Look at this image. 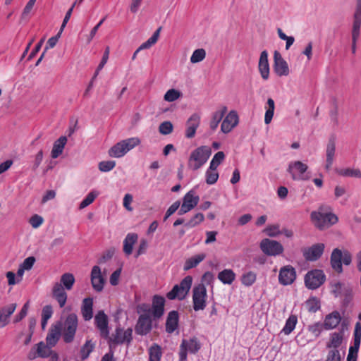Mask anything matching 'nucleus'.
<instances>
[{
  "label": "nucleus",
  "instance_id": "9b49d317",
  "mask_svg": "<svg viewBox=\"0 0 361 361\" xmlns=\"http://www.w3.org/2000/svg\"><path fill=\"white\" fill-rule=\"evenodd\" d=\"M133 330L130 328L123 330L121 328H116L115 333L109 338V345L119 344L126 342L130 343L133 339Z\"/></svg>",
  "mask_w": 361,
  "mask_h": 361
},
{
  "label": "nucleus",
  "instance_id": "2f4dec72",
  "mask_svg": "<svg viewBox=\"0 0 361 361\" xmlns=\"http://www.w3.org/2000/svg\"><path fill=\"white\" fill-rule=\"evenodd\" d=\"M66 142L67 137L66 136H61L54 142L51 152V156L53 159H56L62 154Z\"/></svg>",
  "mask_w": 361,
  "mask_h": 361
},
{
  "label": "nucleus",
  "instance_id": "412c9836",
  "mask_svg": "<svg viewBox=\"0 0 361 361\" xmlns=\"http://www.w3.org/2000/svg\"><path fill=\"white\" fill-rule=\"evenodd\" d=\"M200 123V116L197 114H192L186 121L185 137L192 138L195 135L196 130Z\"/></svg>",
  "mask_w": 361,
  "mask_h": 361
},
{
  "label": "nucleus",
  "instance_id": "bb28decb",
  "mask_svg": "<svg viewBox=\"0 0 361 361\" xmlns=\"http://www.w3.org/2000/svg\"><path fill=\"white\" fill-rule=\"evenodd\" d=\"M341 321V316L339 312L333 311L326 315L324 321V329L331 330L336 328Z\"/></svg>",
  "mask_w": 361,
  "mask_h": 361
},
{
  "label": "nucleus",
  "instance_id": "0eeeda50",
  "mask_svg": "<svg viewBox=\"0 0 361 361\" xmlns=\"http://www.w3.org/2000/svg\"><path fill=\"white\" fill-rule=\"evenodd\" d=\"M207 293L204 284H198L192 290V307L195 312L204 310L207 306Z\"/></svg>",
  "mask_w": 361,
  "mask_h": 361
},
{
  "label": "nucleus",
  "instance_id": "20e7f679",
  "mask_svg": "<svg viewBox=\"0 0 361 361\" xmlns=\"http://www.w3.org/2000/svg\"><path fill=\"white\" fill-rule=\"evenodd\" d=\"M201 348V343L197 338L193 336L188 339L183 338L180 345L178 353L179 361H187L188 353L195 354Z\"/></svg>",
  "mask_w": 361,
  "mask_h": 361
},
{
  "label": "nucleus",
  "instance_id": "69168bd1",
  "mask_svg": "<svg viewBox=\"0 0 361 361\" xmlns=\"http://www.w3.org/2000/svg\"><path fill=\"white\" fill-rule=\"evenodd\" d=\"M29 222L33 228H37L42 224L43 218L38 214H35L31 216Z\"/></svg>",
  "mask_w": 361,
  "mask_h": 361
},
{
  "label": "nucleus",
  "instance_id": "4468645a",
  "mask_svg": "<svg viewBox=\"0 0 361 361\" xmlns=\"http://www.w3.org/2000/svg\"><path fill=\"white\" fill-rule=\"evenodd\" d=\"M325 245L324 243H317L302 250L304 258L310 262L319 259L324 253Z\"/></svg>",
  "mask_w": 361,
  "mask_h": 361
},
{
  "label": "nucleus",
  "instance_id": "37998d69",
  "mask_svg": "<svg viewBox=\"0 0 361 361\" xmlns=\"http://www.w3.org/2000/svg\"><path fill=\"white\" fill-rule=\"evenodd\" d=\"M161 30V27H159L146 42H143L140 46V49H149L153 44H154L159 38Z\"/></svg>",
  "mask_w": 361,
  "mask_h": 361
},
{
  "label": "nucleus",
  "instance_id": "c756f323",
  "mask_svg": "<svg viewBox=\"0 0 361 361\" xmlns=\"http://www.w3.org/2000/svg\"><path fill=\"white\" fill-rule=\"evenodd\" d=\"M61 335V324L51 327L47 336L46 341L50 347H54L58 342Z\"/></svg>",
  "mask_w": 361,
  "mask_h": 361
},
{
  "label": "nucleus",
  "instance_id": "f8f14e48",
  "mask_svg": "<svg viewBox=\"0 0 361 361\" xmlns=\"http://www.w3.org/2000/svg\"><path fill=\"white\" fill-rule=\"evenodd\" d=\"M152 329V321L149 314H141L135 327V333L138 335L145 336Z\"/></svg>",
  "mask_w": 361,
  "mask_h": 361
},
{
  "label": "nucleus",
  "instance_id": "4be33fe9",
  "mask_svg": "<svg viewBox=\"0 0 361 361\" xmlns=\"http://www.w3.org/2000/svg\"><path fill=\"white\" fill-rule=\"evenodd\" d=\"M91 283L93 288L97 292H100L104 288V279L101 274V269L98 266H94L91 271Z\"/></svg>",
  "mask_w": 361,
  "mask_h": 361
},
{
  "label": "nucleus",
  "instance_id": "aec40b11",
  "mask_svg": "<svg viewBox=\"0 0 361 361\" xmlns=\"http://www.w3.org/2000/svg\"><path fill=\"white\" fill-rule=\"evenodd\" d=\"M165 299L163 296L154 295L152 298V315L154 319L161 318L164 313Z\"/></svg>",
  "mask_w": 361,
  "mask_h": 361
},
{
  "label": "nucleus",
  "instance_id": "1a4fd4ad",
  "mask_svg": "<svg viewBox=\"0 0 361 361\" xmlns=\"http://www.w3.org/2000/svg\"><path fill=\"white\" fill-rule=\"evenodd\" d=\"M260 249L269 256L279 255L283 252V247L279 242L268 238L261 241Z\"/></svg>",
  "mask_w": 361,
  "mask_h": 361
},
{
  "label": "nucleus",
  "instance_id": "6e6d98bb",
  "mask_svg": "<svg viewBox=\"0 0 361 361\" xmlns=\"http://www.w3.org/2000/svg\"><path fill=\"white\" fill-rule=\"evenodd\" d=\"M109 48L106 47L103 54L102 60H101L100 63H99L98 66L97 67V69L94 73L93 79L97 78L99 73L104 68V65L106 63L108 59H109Z\"/></svg>",
  "mask_w": 361,
  "mask_h": 361
},
{
  "label": "nucleus",
  "instance_id": "39448f33",
  "mask_svg": "<svg viewBox=\"0 0 361 361\" xmlns=\"http://www.w3.org/2000/svg\"><path fill=\"white\" fill-rule=\"evenodd\" d=\"M192 283V278L190 276H185L179 284L175 285L171 290L166 294V298L169 300L178 298L183 300L189 292Z\"/></svg>",
  "mask_w": 361,
  "mask_h": 361
},
{
  "label": "nucleus",
  "instance_id": "c03bdc74",
  "mask_svg": "<svg viewBox=\"0 0 361 361\" xmlns=\"http://www.w3.org/2000/svg\"><path fill=\"white\" fill-rule=\"evenodd\" d=\"M99 195V192L96 190H92L88 193V195L83 199L79 205V209H82L90 204H91L94 200Z\"/></svg>",
  "mask_w": 361,
  "mask_h": 361
},
{
  "label": "nucleus",
  "instance_id": "f704fd0d",
  "mask_svg": "<svg viewBox=\"0 0 361 361\" xmlns=\"http://www.w3.org/2000/svg\"><path fill=\"white\" fill-rule=\"evenodd\" d=\"M206 257L204 253H200L188 259L184 264V270L187 271L197 267Z\"/></svg>",
  "mask_w": 361,
  "mask_h": 361
},
{
  "label": "nucleus",
  "instance_id": "f3484780",
  "mask_svg": "<svg viewBox=\"0 0 361 361\" xmlns=\"http://www.w3.org/2000/svg\"><path fill=\"white\" fill-rule=\"evenodd\" d=\"M51 347L47 345V343L45 344L43 341H41L30 350L27 354V358L32 360L38 357L43 358L48 357L51 353Z\"/></svg>",
  "mask_w": 361,
  "mask_h": 361
},
{
  "label": "nucleus",
  "instance_id": "ddd939ff",
  "mask_svg": "<svg viewBox=\"0 0 361 361\" xmlns=\"http://www.w3.org/2000/svg\"><path fill=\"white\" fill-rule=\"evenodd\" d=\"M344 331L332 332L329 334V341L326 343V349L331 350L344 351L342 346L344 340Z\"/></svg>",
  "mask_w": 361,
  "mask_h": 361
},
{
  "label": "nucleus",
  "instance_id": "72a5a7b5",
  "mask_svg": "<svg viewBox=\"0 0 361 361\" xmlns=\"http://www.w3.org/2000/svg\"><path fill=\"white\" fill-rule=\"evenodd\" d=\"M219 280L224 284H231L235 279V274L232 269H226L218 274Z\"/></svg>",
  "mask_w": 361,
  "mask_h": 361
},
{
  "label": "nucleus",
  "instance_id": "f257e3e1",
  "mask_svg": "<svg viewBox=\"0 0 361 361\" xmlns=\"http://www.w3.org/2000/svg\"><path fill=\"white\" fill-rule=\"evenodd\" d=\"M323 207H320L318 211H313L310 214L311 221L319 230L328 228L338 221L337 216L331 212L323 213Z\"/></svg>",
  "mask_w": 361,
  "mask_h": 361
},
{
  "label": "nucleus",
  "instance_id": "b1692460",
  "mask_svg": "<svg viewBox=\"0 0 361 361\" xmlns=\"http://www.w3.org/2000/svg\"><path fill=\"white\" fill-rule=\"evenodd\" d=\"M179 314L176 310L170 311L166 320V331L168 334L173 333L178 327Z\"/></svg>",
  "mask_w": 361,
  "mask_h": 361
},
{
  "label": "nucleus",
  "instance_id": "473e14b6",
  "mask_svg": "<svg viewBox=\"0 0 361 361\" xmlns=\"http://www.w3.org/2000/svg\"><path fill=\"white\" fill-rule=\"evenodd\" d=\"M138 239V235L134 233H128L123 240V252L130 255L133 252V246Z\"/></svg>",
  "mask_w": 361,
  "mask_h": 361
},
{
  "label": "nucleus",
  "instance_id": "052dcab7",
  "mask_svg": "<svg viewBox=\"0 0 361 361\" xmlns=\"http://www.w3.org/2000/svg\"><path fill=\"white\" fill-rule=\"evenodd\" d=\"M29 305H30L29 301L26 302L23 305L20 312L16 315V317L13 319L14 323H18V322H20L23 319H24L26 317V315L27 314L28 309H29Z\"/></svg>",
  "mask_w": 361,
  "mask_h": 361
},
{
  "label": "nucleus",
  "instance_id": "de8ad7c7",
  "mask_svg": "<svg viewBox=\"0 0 361 361\" xmlns=\"http://www.w3.org/2000/svg\"><path fill=\"white\" fill-rule=\"evenodd\" d=\"M307 329L314 337L317 338L325 329L324 323L318 322L309 325Z\"/></svg>",
  "mask_w": 361,
  "mask_h": 361
},
{
  "label": "nucleus",
  "instance_id": "ea45409f",
  "mask_svg": "<svg viewBox=\"0 0 361 361\" xmlns=\"http://www.w3.org/2000/svg\"><path fill=\"white\" fill-rule=\"evenodd\" d=\"M126 151L121 141L114 145L109 150V154L111 157L119 158L126 154Z\"/></svg>",
  "mask_w": 361,
  "mask_h": 361
},
{
  "label": "nucleus",
  "instance_id": "49530a36",
  "mask_svg": "<svg viewBox=\"0 0 361 361\" xmlns=\"http://www.w3.org/2000/svg\"><path fill=\"white\" fill-rule=\"evenodd\" d=\"M307 310L310 312H316L320 309V302L316 297H311L305 302Z\"/></svg>",
  "mask_w": 361,
  "mask_h": 361
},
{
  "label": "nucleus",
  "instance_id": "e2e57ef3",
  "mask_svg": "<svg viewBox=\"0 0 361 361\" xmlns=\"http://www.w3.org/2000/svg\"><path fill=\"white\" fill-rule=\"evenodd\" d=\"M116 165L114 161H102L99 164V169L101 171L107 172L111 171Z\"/></svg>",
  "mask_w": 361,
  "mask_h": 361
},
{
  "label": "nucleus",
  "instance_id": "4d7b16f0",
  "mask_svg": "<svg viewBox=\"0 0 361 361\" xmlns=\"http://www.w3.org/2000/svg\"><path fill=\"white\" fill-rule=\"evenodd\" d=\"M331 293L335 297L341 296L344 290V284L340 281L331 283Z\"/></svg>",
  "mask_w": 361,
  "mask_h": 361
},
{
  "label": "nucleus",
  "instance_id": "423d86ee",
  "mask_svg": "<svg viewBox=\"0 0 361 361\" xmlns=\"http://www.w3.org/2000/svg\"><path fill=\"white\" fill-rule=\"evenodd\" d=\"M78 317L75 313L69 314L65 319L63 329V339L66 343H71L78 329Z\"/></svg>",
  "mask_w": 361,
  "mask_h": 361
},
{
  "label": "nucleus",
  "instance_id": "6ab92c4d",
  "mask_svg": "<svg viewBox=\"0 0 361 361\" xmlns=\"http://www.w3.org/2000/svg\"><path fill=\"white\" fill-rule=\"evenodd\" d=\"M199 197L195 195L192 191H189L183 197V204L178 211V214H184L193 209L198 203Z\"/></svg>",
  "mask_w": 361,
  "mask_h": 361
},
{
  "label": "nucleus",
  "instance_id": "a19ab883",
  "mask_svg": "<svg viewBox=\"0 0 361 361\" xmlns=\"http://www.w3.org/2000/svg\"><path fill=\"white\" fill-rule=\"evenodd\" d=\"M161 355V347L158 344L154 343L149 349V361H160Z\"/></svg>",
  "mask_w": 361,
  "mask_h": 361
},
{
  "label": "nucleus",
  "instance_id": "603ef678",
  "mask_svg": "<svg viewBox=\"0 0 361 361\" xmlns=\"http://www.w3.org/2000/svg\"><path fill=\"white\" fill-rule=\"evenodd\" d=\"M256 278V274L254 272L248 271L243 274L241 282L245 286H250L255 282Z\"/></svg>",
  "mask_w": 361,
  "mask_h": 361
},
{
  "label": "nucleus",
  "instance_id": "9d476101",
  "mask_svg": "<svg viewBox=\"0 0 361 361\" xmlns=\"http://www.w3.org/2000/svg\"><path fill=\"white\" fill-rule=\"evenodd\" d=\"M225 154L222 151H219L213 157L209 167L206 171V180H218L219 173L216 172V169L219 165L224 161Z\"/></svg>",
  "mask_w": 361,
  "mask_h": 361
},
{
  "label": "nucleus",
  "instance_id": "8fccbe9b",
  "mask_svg": "<svg viewBox=\"0 0 361 361\" xmlns=\"http://www.w3.org/2000/svg\"><path fill=\"white\" fill-rule=\"evenodd\" d=\"M182 96L180 91L176 89L169 90L164 94V99L165 101L171 102L177 100Z\"/></svg>",
  "mask_w": 361,
  "mask_h": 361
},
{
  "label": "nucleus",
  "instance_id": "a878e982",
  "mask_svg": "<svg viewBox=\"0 0 361 361\" xmlns=\"http://www.w3.org/2000/svg\"><path fill=\"white\" fill-rule=\"evenodd\" d=\"M258 68L262 78L264 80H267L269 77V64L268 61V52L264 50L261 52Z\"/></svg>",
  "mask_w": 361,
  "mask_h": 361
},
{
  "label": "nucleus",
  "instance_id": "7ed1b4c3",
  "mask_svg": "<svg viewBox=\"0 0 361 361\" xmlns=\"http://www.w3.org/2000/svg\"><path fill=\"white\" fill-rule=\"evenodd\" d=\"M330 262L332 269L341 274L343 271V263L346 266L350 265L352 262V255L346 250L342 252L340 249L335 248L331 252Z\"/></svg>",
  "mask_w": 361,
  "mask_h": 361
},
{
  "label": "nucleus",
  "instance_id": "5701e85b",
  "mask_svg": "<svg viewBox=\"0 0 361 361\" xmlns=\"http://www.w3.org/2000/svg\"><path fill=\"white\" fill-rule=\"evenodd\" d=\"M16 303H11L0 308V328H4L9 324V319L15 312Z\"/></svg>",
  "mask_w": 361,
  "mask_h": 361
},
{
  "label": "nucleus",
  "instance_id": "bf43d9fd",
  "mask_svg": "<svg viewBox=\"0 0 361 361\" xmlns=\"http://www.w3.org/2000/svg\"><path fill=\"white\" fill-rule=\"evenodd\" d=\"M353 23L352 29V37L359 38L360 30L361 27V18L353 17Z\"/></svg>",
  "mask_w": 361,
  "mask_h": 361
},
{
  "label": "nucleus",
  "instance_id": "c9c22d12",
  "mask_svg": "<svg viewBox=\"0 0 361 361\" xmlns=\"http://www.w3.org/2000/svg\"><path fill=\"white\" fill-rule=\"evenodd\" d=\"M336 172L344 178H361V171L358 169H339Z\"/></svg>",
  "mask_w": 361,
  "mask_h": 361
},
{
  "label": "nucleus",
  "instance_id": "13d9d810",
  "mask_svg": "<svg viewBox=\"0 0 361 361\" xmlns=\"http://www.w3.org/2000/svg\"><path fill=\"white\" fill-rule=\"evenodd\" d=\"M173 129V126L171 121H164L159 126V132L164 135L170 134Z\"/></svg>",
  "mask_w": 361,
  "mask_h": 361
},
{
  "label": "nucleus",
  "instance_id": "09e8293b",
  "mask_svg": "<svg viewBox=\"0 0 361 361\" xmlns=\"http://www.w3.org/2000/svg\"><path fill=\"white\" fill-rule=\"evenodd\" d=\"M344 354V351L327 350L325 361H341Z\"/></svg>",
  "mask_w": 361,
  "mask_h": 361
},
{
  "label": "nucleus",
  "instance_id": "dca6fc26",
  "mask_svg": "<svg viewBox=\"0 0 361 361\" xmlns=\"http://www.w3.org/2000/svg\"><path fill=\"white\" fill-rule=\"evenodd\" d=\"M296 279L295 269L290 265L284 266L281 268L279 274V283L283 286L292 284Z\"/></svg>",
  "mask_w": 361,
  "mask_h": 361
},
{
  "label": "nucleus",
  "instance_id": "5fc2aeb1",
  "mask_svg": "<svg viewBox=\"0 0 361 361\" xmlns=\"http://www.w3.org/2000/svg\"><path fill=\"white\" fill-rule=\"evenodd\" d=\"M206 56V51L204 49H197L195 50L190 57V62L196 63L202 61Z\"/></svg>",
  "mask_w": 361,
  "mask_h": 361
},
{
  "label": "nucleus",
  "instance_id": "4c0bfd02",
  "mask_svg": "<svg viewBox=\"0 0 361 361\" xmlns=\"http://www.w3.org/2000/svg\"><path fill=\"white\" fill-rule=\"evenodd\" d=\"M94 349V343L92 341V340H87L80 350L81 360H85L87 359Z\"/></svg>",
  "mask_w": 361,
  "mask_h": 361
},
{
  "label": "nucleus",
  "instance_id": "6e6552de",
  "mask_svg": "<svg viewBox=\"0 0 361 361\" xmlns=\"http://www.w3.org/2000/svg\"><path fill=\"white\" fill-rule=\"evenodd\" d=\"M304 281L308 289L315 290L325 282L326 275L321 269H313L305 274Z\"/></svg>",
  "mask_w": 361,
  "mask_h": 361
},
{
  "label": "nucleus",
  "instance_id": "3c124183",
  "mask_svg": "<svg viewBox=\"0 0 361 361\" xmlns=\"http://www.w3.org/2000/svg\"><path fill=\"white\" fill-rule=\"evenodd\" d=\"M204 219V216L202 213H197L188 222L185 224V226L187 228H193L202 223Z\"/></svg>",
  "mask_w": 361,
  "mask_h": 361
},
{
  "label": "nucleus",
  "instance_id": "c85d7f7f",
  "mask_svg": "<svg viewBox=\"0 0 361 361\" xmlns=\"http://www.w3.org/2000/svg\"><path fill=\"white\" fill-rule=\"evenodd\" d=\"M336 138L335 135H331L329 139V142H328V144L326 146V168H329L333 164L334 157L335 151H336Z\"/></svg>",
  "mask_w": 361,
  "mask_h": 361
},
{
  "label": "nucleus",
  "instance_id": "774afa93",
  "mask_svg": "<svg viewBox=\"0 0 361 361\" xmlns=\"http://www.w3.org/2000/svg\"><path fill=\"white\" fill-rule=\"evenodd\" d=\"M101 361H116V358L114 357V351L111 344H110L109 352L103 355Z\"/></svg>",
  "mask_w": 361,
  "mask_h": 361
},
{
  "label": "nucleus",
  "instance_id": "864d4df0",
  "mask_svg": "<svg viewBox=\"0 0 361 361\" xmlns=\"http://www.w3.org/2000/svg\"><path fill=\"white\" fill-rule=\"evenodd\" d=\"M121 142L123 145V147L126 152H128V151L138 145L140 143V140L138 137H130L121 140Z\"/></svg>",
  "mask_w": 361,
  "mask_h": 361
},
{
  "label": "nucleus",
  "instance_id": "f03ea898",
  "mask_svg": "<svg viewBox=\"0 0 361 361\" xmlns=\"http://www.w3.org/2000/svg\"><path fill=\"white\" fill-rule=\"evenodd\" d=\"M211 154L212 149L209 147L203 145L197 147L190 154L189 167L193 171L197 170L207 162Z\"/></svg>",
  "mask_w": 361,
  "mask_h": 361
},
{
  "label": "nucleus",
  "instance_id": "58836bf2",
  "mask_svg": "<svg viewBox=\"0 0 361 361\" xmlns=\"http://www.w3.org/2000/svg\"><path fill=\"white\" fill-rule=\"evenodd\" d=\"M226 111L227 108L224 106L221 111H217L214 113L212 121H210V128L212 130H215L216 129Z\"/></svg>",
  "mask_w": 361,
  "mask_h": 361
},
{
  "label": "nucleus",
  "instance_id": "393cba45",
  "mask_svg": "<svg viewBox=\"0 0 361 361\" xmlns=\"http://www.w3.org/2000/svg\"><path fill=\"white\" fill-rule=\"evenodd\" d=\"M307 166L300 161H295L289 165L288 170L292 173L295 179L296 175L301 176L302 180L308 179L309 177L305 173L307 170Z\"/></svg>",
  "mask_w": 361,
  "mask_h": 361
},
{
  "label": "nucleus",
  "instance_id": "a18cd8bd",
  "mask_svg": "<svg viewBox=\"0 0 361 361\" xmlns=\"http://www.w3.org/2000/svg\"><path fill=\"white\" fill-rule=\"evenodd\" d=\"M75 278L72 274L66 273L61 277V283L63 284L64 288L71 290L74 284Z\"/></svg>",
  "mask_w": 361,
  "mask_h": 361
},
{
  "label": "nucleus",
  "instance_id": "cd10ccee",
  "mask_svg": "<svg viewBox=\"0 0 361 361\" xmlns=\"http://www.w3.org/2000/svg\"><path fill=\"white\" fill-rule=\"evenodd\" d=\"M53 297L57 300L60 307H63L67 300V294L61 283H56L52 289Z\"/></svg>",
  "mask_w": 361,
  "mask_h": 361
},
{
  "label": "nucleus",
  "instance_id": "a211bd4d",
  "mask_svg": "<svg viewBox=\"0 0 361 361\" xmlns=\"http://www.w3.org/2000/svg\"><path fill=\"white\" fill-rule=\"evenodd\" d=\"M273 68L279 76H287L289 74L288 63L283 59L278 51H275L274 54Z\"/></svg>",
  "mask_w": 361,
  "mask_h": 361
},
{
  "label": "nucleus",
  "instance_id": "7c9ffc66",
  "mask_svg": "<svg viewBox=\"0 0 361 361\" xmlns=\"http://www.w3.org/2000/svg\"><path fill=\"white\" fill-rule=\"evenodd\" d=\"M93 300L91 298H86L82 301L81 313L85 321L90 320L93 317Z\"/></svg>",
  "mask_w": 361,
  "mask_h": 361
},
{
  "label": "nucleus",
  "instance_id": "79ce46f5",
  "mask_svg": "<svg viewBox=\"0 0 361 361\" xmlns=\"http://www.w3.org/2000/svg\"><path fill=\"white\" fill-rule=\"evenodd\" d=\"M267 104L268 106L264 116V123L266 124H269L273 118L274 109H275V103L273 99L269 98L267 102Z\"/></svg>",
  "mask_w": 361,
  "mask_h": 361
},
{
  "label": "nucleus",
  "instance_id": "2eb2a0df",
  "mask_svg": "<svg viewBox=\"0 0 361 361\" xmlns=\"http://www.w3.org/2000/svg\"><path fill=\"white\" fill-rule=\"evenodd\" d=\"M96 327L99 329L100 336L104 338L109 337V321L104 311H99L94 317Z\"/></svg>",
  "mask_w": 361,
  "mask_h": 361
},
{
  "label": "nucleus",
  "instance_id": "338daca9",
  "mask_svg": "<svg viewBox=\"0 0 361 361\" xmlns=\"http://www.w3.org/2000/svg\"><path fill=\"white\" fill-rule=\"evenodd\" d=\"M214 280V274L210 271H206L202 277V283L205 285H211Z\"/></svg>",
  "mask_w": 361,
  "mask_h": 361
},
{
  "label": "nucleus",
  "instance_id": "680f3d73",
  "mask_svg": "<svg viewBox=\"0 0 361 361\" xmlns=\"http://www.w3.org/2000/svg\"><path fill=\"white\" fill-rule=\"evenodd\" d=\"M264 233L269 237H276L281 234V231L279 225H271L267 226L264 229Z\"/></svg>",
  "mask_w": 361,
  "mask_h": 361
},
{
  "label": "nucleus",
  "instance_id": "e433bc0d",
  "mask_svg": "<svg viewBox=\"0 0 361 361\" xmlns=\"http://www.w3.org/2000/svg\"><path fill=\"white\" fill-rule=\"evenodd\" d=\"M297 323V316L294 314H290L286 319L285 326L281 330V332L283 333L285 335H289L295 329Z\"/></svg>",
  "mask_w": 361,
  "mask_h": 361
},
{
  "label": "nucleus",
  "instance_id": "0e129e2a",
  "mask_svg": "<svg viewBox=\"0 0 361 361\" xmlns=\"http://www.w3.org/2000/svg\"><path fill=\"white\" fill-rule=\"evenodd\" d=\"M224 121L228 122L234 126H236L238 123V116L237 112L235 111H231Z\"/></svg>",
  "mask_w": 361,
  "mask_h": 361
}]
</instances>
